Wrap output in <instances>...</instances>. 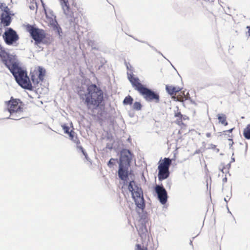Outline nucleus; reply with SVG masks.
Instances as JSON below:
<instances>
[{"mask_svg": "<svg viewBox=\"0 0 250 250\" xmlns=\"http://www.w3.org/2000/svg\"><path fill=\"white\" fill-rule=\"evenodd\" d=\"M0 58L2 63L9 70L16 82L22 88L32 91V83L26 71L19 65L17 57L7 52L0 44Z\"/></svg>", "mask_w": 250, "mask_h": 250, "instance_id": "obj_1", "label": "nucleus"}, {"mask_svg": "<svg viewBox=\"0 0 250 250\" xmlns=\"http://www.w3.org/2000/svg\"><path fill=\"white\" fill-rule=\"evenodd\" d=\"M80 97L92 114H94L96 110L104 104V92L96 84L88 85L86 92L81 95Z\"/></svg>", "mask_w": 250, "mask_h": 250, "instance_id": "obj_2", "label": "nucleus"}, {"mask_svg": "<svg viewBox=\"0 0 250 250\" xmlns=\"http://www.w3.org/2000/svg\"><path fill=\"white\" fill-rule=\"evenodd\" d=\"M5 104L7 110L10 113L9 117L6 119L19 120L22 118L21 114L23 112V104L20 99H14L11 97L10 100L6 101Z\"/></svg>", "mask_w": 250, "mask_h": 250, "instance_id": "obj_3", "label": "nucleus"}, {"mask_svg": "<svg viewBox=\"0 0 250 250\" xmlns=\"http://www.w3.org/2000/svg\"><path fill=\"white\" fill-rule=\"evenodd\" d=\"M128 189L131 193L136 206L143 210L145 208V201L141 188L136 185L134 181L132 180L129 183Z\"/></svg>", "mask_w": 250, "mask_h": 250, "instance_id": "obj_4", "label": "nucleus"}, {"mask_svg": "<svg viewBox=\"0 0 250 250\" xmlns=\"http://www.w3.org/2000/svg\"><path fill=\"white\" fill-rule=\"evenodd\" d=\"M26 30L29 33L31 38L35 41V43L37 45L42 42L46 37L44 30L34 25L28 24L26 25Z\"/></svg>", "mask_w": 250, "mask_h": 250, "instance_id": "obj_5", "label": "nucleus"}, {"mask_svg": "<svg viewBox=\"0 0 250 250\" xmlns=\"http://www.w3.org/2000/svg\"><path fill=\"white\" fill-rule=\"evenodd\" d=\"M171 164V160L169 158H165L162 162H159L158 167V177L159 181H162L169 177V168Z\"/></svg>", "mask_w": 250, "mask_h": 250, "instance_id": "obj_6", "label": "nucleus"}, {"mask_svg": "<svg viewBox=\"0 0 250 250\" xmlns=\"http://www.w3.org/2000/svg\"><path fill=\"white\" fill-rule=\"evenodd\" d=\"M3 39L7 45L17 46L19 37L17 33L12 28H8L3 33Z\"/></svg>", "mask_w": 250, "mask_h": 250, "instance_id": "obj_7", "label": "nucleus"}, {"mask_svg": "<svg viewBox=\"0 0 250 250\" xmlns=\"http://www.w3.org/2000/svg\"><path fill=\"white\" fill-rule=\"evenodd\" d=\"M139 93L143 96L147 102L155 101L158 103L160 101V96L158 93L145 86L140 89Z\"/></svg>", "mask_w": 250, "mask_h": 250, "instance_id": "obj_8", "label": "nucleus"}, {"mask_svg": "<svg viewBox=\"0 0 250 250\" xmlns=\"http://www.w3.org/2000/svg\"><path fill=\"white\" fill-rule=\"evenodd\" d=\"M61 5L64 14L67 19H69L71 22L77 24L79 21L77 18L74 17V13L70 7L68 0H60Z\"/></svg>", "mask_w": 250, "mask_h": 250, "instance_id": "obj_9", "label": "nucleus"}, {"mask_svg": "<svg viewBox=\"0 0 250 250\" xmlns=\"http://www.w3.org/2000/svg\"><path fill=\"white\" fill-rule=\"evenodd\" d=\"M157 199L162 205H165L168 199L167 193L162 184H156L154 188Z\"/></svg>", "mask_w": 250, "mask_h": 250, "instance_id": "obj_10", "label": "nucleus"}, {"mask_svg": "<svg viewBox=\"0 0 250 250\" xmlns=\"http://www.w3.org/2000/svg\"><path fill=\"white\" fill-rule=\"evenodd\" d=\"M133 154L127 149H123L120 152L119 165L130 167Z\"/></svg>", "mask_w": 250, "mask_h": 250, "instance_id": "obj_11", "label": "nucleus"}, {"mask_svg": "<svg viewBox=\"0 0 250 250\" xmlns=\"http://www.w3.org/2000/svg\"><path fill=\"white\" fill-rule=\"evenodd\" d=\"M127 77L132 86L139 92L140 91V89L145 86L140 82V80L138 77H134L133 74L127 73Z\"/></svg>", "mask_w": 250, "mask_h": 250, "instance_id": "obj_12", "label": "nucleus"}, {"mask_svg": "<svg viewBox=\"0 0 250 250\" xmlns=\"http://www.w3.org/2000/svg\"><path fill=\"white\" fill-rule=\"evenodd\" d=\"M129 167L119 165V169L118 171V175L119 178L124 181H127L128 178V167Z\"/></svg>", "mask_w": 250, "mask_h": 250, "instance_id": "obj_13", "label": "nucleus"}, {"mask_svg": "<svg viewBox=\"0 0 250 250\" xmlns=\"http://www.w3.org/2000/svg\"><path fill=\"white\" fill-rule=\"evenodd\" d=\"M0 20V23L4 26H9L11 22V13L4 14V13H2Z\"/></svg>", "mask_w": 250, "mask_h": 250, "instance_id": "obj_14", "label": "nucleus"}, {"mask_svg": "<svg viewBox=\"0 0 250 250\" xmlns=\"http://www.w3.org/2000/svg\"><path fill=\"white\" fill-rule=\"evenodd\" d=\"M136 228L140 237L142 238L145 237L147 233L146 223H145L144 221H143V223H139L138 226H136Z\"/></svg>", "mask_w": 250, "mask_h": 250, "instance_id": "obj_15", "label": "nucleus"}, {"mask_svg": "<svg viewBox=\"0 0 250 250\" xmlns=\"http://www.w3.org/2000/svg\"><path fill=\"white\" fill-rule=\"evenodd\" d=\"M50 25L53 28V30L57 33L60 37L61 36V34L62 33V29L60 26L58 24L57 21L56 19L54 21H52L50 23Z\"/></svg>", "mask_w": 250, "mask_h": 250, "instance_id": "obj_16", "label": "nucleus"}, {"mask_svg": "<svg viewBox=\"0 0 250 250\" xmlns=\"http://www.w3.org/2000/svg\"><path fill=\"white\" fill-rule=\"evenodd\" d=\"M166 90L170 95H172L180 91L181 90V88L177 86H172L167 85L166 86Z\"/></svg>", "mask_w": 250, "mask_h": 250, "instance_id": "obj_17", "label": "nucleus"}, {"mask_svg": "<svg viewBox=\"0 0 250 250\" xmlns=\"http://www.w3.org/2000/svg\"><path fill=\"white\" fill-rule=\"evenodd\" d=\"M75 132L71 130L70 132V133L68 134L70 137V139L75 144H76L77 146H78L80 144V142L78 139L77 136H75Z\"/></svg>", "mask_w": 250, "mask_h": 250, "instance_id": "obj_18", "label": "nucleus"}, {"mask_svg": "<svg viewBox=\"0 0 250 250\" xmlns=\"http://www.w3.org/2000/svg\"><path fill=\"white\" fill-rule=\"evenodd\" d=\"M38 71H39V75H38V79L40 80V81L42 82L43 80L44 76L45 75L46 71L45 69H44L42 66H39L38 67Z\"/></svg>", "mask_w": 250, "mask_h": 250, "instance_id": "obj_19", "label": "nucleus"}, {"mask_svg": "<svg viewBox=\"0 0 250 250\" xmlns=\"http://www.w3.org/2000/svg\"><path fill=\"white\" fill-rule=\"evenodd\" d=\"M77 148L78 151H81L83 153V154L84 156L85 160L87 161H88L91 163L90 159L89 158V157L88 156V155H87L86 152L85 151V150L84 149V148L81 146H80L79 145L77 146Z\"/></svg>", "mask_w": 250, "mask_h": 250, "instance_id": "obj_20", "label": "nucleus"}, {"mask_svg": "<svg viewBox=\"0 0 250 250\" xmlns=\"http://www.w3.org/2000/svg\"><path fill=\"white\" fill-rule=\"evenodd\" d=\"M218 119L220 123L224 125H227L228 123L226 121V116L224 114H219L217 115Z\"/></svg>", "mask_w": 250, "mask_h": 250, "instance_id": "obj_21", "label": "nucleus"}, {"mask_svg": "<svg viewBox=\"0 0 250 250\" xmlns=\"http://www.w3.org/2000/svg\"><path fill=\"white\" fill-rule=\"evenodd\" d=\"M243 135L246 139H250V124L244 129Z\"/></svg>", "mask_w": 250, "mask_h": 250, "instance_id": "obj_22", "label": "nucleus"}, {"mask_svg": "<svg viewBox=\"0 0 250 250\" xmlns=\"http://www.w3.org/2000/svg\"><path fill=\"white\" fill-rule=\"evenodd\" d=\"M133 99L129 95L125 97L123 101L124 105H131L132 104Z\"/></svg>", "mask_w": 250, "mask_h": 250, "instance_id": "obj_23", "label": "nucleus"}, {"mask_svg": "<svg viewBox=\"0 0 250 250\" xmlns=\"http://www.w3.org/2000/svg\"><path fill=\"white\" fill-rule=\"evenodd\" d=\"M0 9L3 12L2 13L4 14L10 13V9L4 3H0Z\"/></svg>", "mask_w": 250, "mask_h": 250, "instance_id": "obj_24", "label": "nucleus"}, {"mask_svg": "<svg viewBox=\"0 0 250 250\" xmlns=\"http://www.w3.org/2000/svg\"><path fill=\"white\" fill-rule=\"evenodd\" d=\"M142 105L140 102H135L132 105V109L136 111H139L142 109Z\"/></svg>", "mask_w": 250, "mask_h": 250, "instance_id": "obj_25", "label": "nucleus"}, {"mask_svg": "<svg viewBox=\"0 0 250 250\" xmlns=\"http://www.w3.org/2000/svg\"><path fill=\"white\" fill-rule=\"evenodd\" d=\"M228 141H229V148L232 151V155H234V147H233V145L234 144L233 140L232 139H229Z\"/></svg>", "mask_w": 250, "mask_h": 250, "instance_id": "obj_26", "label": "nucleus"}, {"mask_svg": "<svg viewBox=\"0 0 250 250\" xmlns=\"http://www.w3.org/2000/svg\"><path fill=\"white\" fill-rule=\"evenodd\" d=\"M143 221H144L145 223H146L147 222L146 215L145 214H143L140 216V218L139 221V223H143Z\"/></svg>", "mask_w": 250, "mask_h": 250, "instance_id": "obj_27", "label": "nucleus"}, {"mask_svg": "<svg viewBox=\"0 0 250 250\" xmlns=\"http://www.w3.org/2000/svg\"><path fill=\"white\" fill-rule=\"evenodd\" d=\"M31 79L33 83L35 85L38 84L40 82V80L39 81L38 79L36 78V76L34 74L31 75Z\"/></svg>", "mask_w": 250, "mask_h": 250, "instance_id": "obj_28", "label": "nucleus"}, {"mask_svg": "<svg viewBox=\"0 0 250 250\" xmlns=\"http://www.w3.org/2000/svg\"><path fill=\"white\" fill-rule=\"evenodd\" d=\"M117 160L114 158H111L107 163V166L110 168L112 167L115 165V161Z\"/></svg>", "mask_w": 250, "mask_h": 250, "instance_id": "obj_29", "label": "nucleus"}, {"mask_svg": "<svg viewBox=\"0 0 250 250\" xmlns=\"http://www.w3.org/2000/svg\"><path fill=\"white\" fill-rule=\"evenodd\" d=\"M62 126V129H63L65 133L68 134H69L70 133V131H69V127L68 126H67L65 125H63Z\"/></svg>", "mask_w": 250, "mask_h": 250, "instance_id": "obj_30", "label": "nucleus"}, {"mask_svg": "<svg viewBox=\"0 0 250 250\" xmlns=\"http://www.w3.org/2000/svg\"><path fill=\"white\" fill-rule=\"evenodd\" d=\"M113 141H110V142L107 143L106 144V148L111 150L113 148Z\"/></svg>", "mask_w": 250, "mask_h": 250, "instance_id": "obj_31", "label": "nucleus"}, {"mask_svg": "<svg viewBox=\"0 0 250 250\" xmlns=\"http://www.w3.org/2000/svg\"><path fill=\"white\" fill-rule=\"evenodd\" d=\"M234 128H230V129H229V130L223 131L222 132V133L223 134H226V133H231V132H232V131H233V130L234 129Z\"/></svg>", "mask_w": 250, "mask_h": 250, "instance_id": "obj_32", "label": "nucleus"}, {"mask_svg": "<svg viewBox=\"0 0 250 250\" xmlns=\"http://www.w3.org/2000/svg\"><path fill=\"white\" fill-rule=\"evenodd\" d=\"M136 250H144L142 248L140 244H136Z\"/></svg>", "mask_w": 250, "mask_h": 250, "instance_id": "obj_33", "label": "nucleus"}, {"mask_svg": "<svg viewBox=\"0 0 250 250\" xmlns=\"http://www.w3.org/2000/svg\"><path fill=\"white\" fill-rule=\"evenodd\" d=\"M147 44H148V45L150 46V47H151L153 50H155V51H156L158 52L160 54H161V55H162V56H163V54H162L160 52H158V51H157V49H156L155 47H154V46H153L150 45V44H149L148 43Z\"/></svg>", "mask_w": 250, "mask_h": 250, "instance_id": "obj_34", "label": "nucleus"}, {"mask_svg": "<svg viewBox=\"0 0 250 250\" xmlns=\"http://www.w3.org/2000/svg\"><path fill=\"white\" fill-rule=\"evenodd\" d=\"M175 117L180 118L181 119L182 117V115L181 113V112H177V113L175 114Z\"/></svg>", "mask_w": 250, "mask_h": 250, "instance_id": "obj_35", "label": "nucleus"}, {"mask_svg": "<svg viewBox=\"0 0 250 250\" xmlns=\"http://www.w3.org/2000/svg\"><path fill=\"white\" fill-rule=\"evenodd\" d=\"M235 162V158L234 157H233V156L232 155V157L231 158V161H230V163H232V162Z\"/></svg>", "mask_w": 250, "mask_h": 250, "instance_id": "obj_36", "label": "nucleus"}, {"mask_svg": "<svg viewBox=\"0 0 250 250\" xmlns=\"http://www.w3.org/2000/svg\"><path fill=\"white\" fill-rule=\"evenodd\" d=\"M247 28L248 29V33H249V36H250V26H248L247 27Z\"/></svg>", "mask_w": 250, "mask_h": 250, "instance_id": "obj_37", "label": "nucleus"}, {"mask_svg": "<svg viewBox=\"0 0 250 250\" xmlns=\"http://www.w3.org/2000/svg\"><path fill=\"white\" fill-rule=\"evenodd\" d=\"M206 136L208 138L210 137L211 136V133L209 132L206 133Z\"/></svg>", "mask_w": 250, "mask_h": 250, "instance_id": "obj_38", "label": "nucleus"}, {"mask_svg": "<svg viewBox=\"0 0 250 250\" xmlns=\"http://www.w3.org/2000/svg\"><path fill=\"white\" fill-rule=\"evenodd\" d=\"M227 181V178L226 177H225L223 179V183H226Z\"/></svg>", "mask_w": 250, "mask_h": 250, "instance_id": "obj_39", "label": "nucleus"}, {"mask_svg": "<svg viewBox=\"0 0 250 250\" xmlns=\"http://www.w3.org/2000/svg\"><path fill=\"white\" fill-rule=\"evenodd\" d=\"M227 167L228 169H229L230 167V163H229L227 165Z\"/></svg>", "mask_w": 250, "mask_h": 250, "instance_id": "obj_40", "label": "nucleus"}, {"mask_svg": "<svg viewBox=\"0 0 250 250\" xmlns=\"http://www.w3.org/2000/svg\"><path fill=\"white\" fill-rule=\"evenodd\" d=\"M29 7H30V9L31 10H34V8H35L34 5L30 6Z\"/></svg>", "mask_w": 250, "mask_h": 250, "instance_id": "obj_41", "label": "nucleus"}, {"mask_svg": "<svg viewBox=\"0 0 250 250\" xmlns=\"http://www.w3.org/2000/svg\"><path fill=\"white\" fill-rule=\"evenodd\" d=\"M138 42H142L146 43V44H148V43H147V42H144V41H140V40H138Z\"/></svg>", "mask_w": 250, "mask_h": 250, "instance_id": "obj_42", "label": "nucleus"}, {"mask_svg": "<svg viewBox=\"0 0 250 250\" xmlns=\"http://www.w3.org/2000/svg\"><path fill=\"white\" fill-rule=\"evenodd\" d=\"M225 169V167H224V168L222 169V172H223V173H225V171H224V169ZM227 172V171H225V172Z\"/></svg>", "mask_w": 250, "mask_h": 250, "instance_id": "obj_43", "label": "nucleus"}, {"mask_svg": "<svg viewBox=\"0 0 250 250\" xmlns=\"http://www.w3.org/2000/svg\"><path fill=\"white\" fill-rule=\"evenodd\" d=\"M129 116L131 117H133V114L129 113Z\"/></svg>", "mask_w": 250, "mask_h": 250, "instance_id": "obj_44", "label": "nucleus"}, {"mask_svg": "<svg viewBox=\"0 0 250 250\" xmlns=\"http://www.w3.org/2000/svg\"><path fill=\"white\" fill-rule=\"evenodd\" d=\"M224 201H225L226 203H227V202H228V200H227V198H224Z\"/></svg>", "mask_w": 250, "mask_h": 250, "instance_id": "obj_45", "label": "nucleus"}, {"mask_svg": "<svg viewBox=\"0 0 250 250\" xmlns=\"http://www.w3.org/2000/svg\"><path fill=\"white\" fill-rule=\"evenodd\" d=\"M239 146H243V144H242V143H239Z\"/></svg>", "mask_w": 250, "mask_h": 250, "instance_id": "obj_46", "label": "nucleus"}, {"mask_svg": "<svg viewBox=\"0 0 250 250\" xmlns=\"http://www.w3.org/2000/svg\"><path fill=\"white\" fill-rule=\"evenodd\" d=\"M42 5H43V8H44V11H45V12L46 13V9H45V8H44V4H43V3H42Z\"/></svg>", "mask_w": 250, "mask_h": 250, "instance_id": "obj_47", "label": "nucleus"}, {"mask_svg": "<svg viewBox=\"0 0 250 250\" xmlns=\"http://www.w3.org/2000/svg\"><path fill=\"white\" fill-rule=\"evenodd\" d=\"M247 145H246V150H247Z\"/></svg>", "mask_w": 250, "mask_h": 250, "instance_id": "obj_48", "label": "nucleus"}, {"mask_svg": "<svg viewBox=\"0 0 250 250\" xmlns=\"http://www.w3.org/2000/svg\"><path fill=\"white\" fill-rule=\"evenodd\" d=\"M227 208H228V212H230H230L229 211V208H228V207H227Z\"/></svg>", "mask_w": 250, "mask_h": 250, "instance_id": "obj_49", "label": "nucleus"}, {"mask_svg": "<svg viewBox=\"0 0 250 250\" xmlns=\"http://www.w3.org/2000/svg\"><path fill=\"white\" fill-rule=\"evenodd\" d=\"M1 28H0V35L1 34Z\"/></svg>", "mask_w": 250, "mask_h": 250, "instance_id": "obj_50", "label": "nucleus"}, {"mask_svg": "<svg viewBox=\"0 0 250 250\" xmlns=\"http://www.w3.org/2000/svg\"><path fill=\"white\" fill-rule=\"evenodd\" d=\"M224 135H228V133H226V134H224Z\"/></svg>", "mask_w": 250, "mask_h": 250, "instance_id": "obj_51", "label": "nucleus"}]
</instances>
